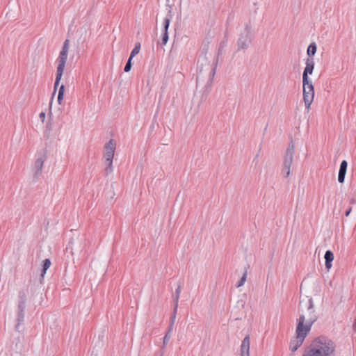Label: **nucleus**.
Listing matches in <instances>:
<instances>
[{
  "label": "nucleus",
  "mask_w": 356,
  "mask_h": 356,
  "mask_svg": "<svg viewBox=\"0 0 356 356\" xmlns=\"http://www.w3.org/2000/svg\"><path fill=\"white\" fill-rule=\"evenodd\" d=\"M335 350V345L330 339L321 337L310 345L309 349L302 356H331Z\"/></svg>",
  "instance_id": "obj_1"
},
{
  "label": "nucleus",
  "mask_w": 356,
  "mask_h": 356,
  "mask_svg": "<svg viewBox=\"0 0 356 356\" xmlns=\"http://www.w3.org/2000/svg\"><path fill=\"white\" fill-rule=\"evenodd\" d=\"M305 316L303 314H300L296 330V337L295 339H291L290 341L289 348L291 352H295L298 350V348L302 344L305 338L308 333L303 330Z\"/></svg>",
  "instance_id": "obj_2"
},
{
  "label": "nucleus",
  "mask_w": 356,
  "mask_h": 356,
  "mask_svg": "<svg viewBox=\"0 0 356 356\" xmlns=\"http://www.w3.org/2000/svg\"><path fill=\"white\" fill-rule=\"evenodd\" d=\"M295 154V144L291 140L288 145L284 156V163L282 174L284 177H288L290 175V168L293 163V156Z\"/></svg>",
  "instance_id": "obj_3"
},
{
  "label": "nucleus",
  "mask_w": 356,
  "mask_h": 356,
  "mask_svg": "<svg viewBox=\"0 0 356 356\" xmlns=\"http://www.w3.org/2000/svg\"><path fill=\"white\" fill-rule=\"evenodd\" d=\"M26 293L24 291H20L18 293V305H17V324L15 330L17 332L21 331V325L24 320V309L26 307Z\"/></svg>",
  "instance_id": "obj_4"
},
{
  "label": "nucleus",
  "mask_w": 356,
  "mask_h": 356,
  "mask_svg": "<svg viewBox=\"0 0 356 356\" xmlns=\"http://www.w3.org/2000/svg\"><path fill=\"white\" fill-rule=\"evenodd\" d=\"M307 317L305 316V323H303V330L305 332H309L311 330V327L313 323L317 320V316L315 314L314 309V304L312 298L308 300V306H307ZM305 316L304 314H302Z\"/></svg>",
  "instance_id": "obj_5"
},
{
  "label": "nucleus",
  "mask_w": 356,
  "mask_h": 356,
  "mask_svg": "<svg viewBox=\"0 0 356 356\" xmlns=\"http://www.w3.org/2000/svg\"><path fill=\"white\" fill-rule=\"evenodd\" d=\"M252 39V31L250 27L247 24L243 32L239 35L237 41L238 49H245L250 44Z\"/></svg>",
  "instance_id": "obj_6"
},
{
  "label": "nucleus",
  "mask_w": 356,
  "mask_h": 356,
  "mask_svg": "<svg viewBox=\"0 0 356 356\" xmlns=\"http://www.w3.org/2000/svg\"><path fill=\"white\" fill-rule=\"evenodd\" d=\"M303 83V100L306 108H309L312 104L314 97V90L312 82L311 80H307V83L302 82Z\"/></svg>",
  "instance_id": "obj_7"
},
{
  "label": "nucleus",
  "mask_w": 356,
  "mask_h": 356,
  "mask_svg": "<svg viewBox=\"0 0 356 356\" xmlns=\"http://www.w3.org/2000/svg\"><path fill=\"white\" fill-rule=\"evenodd\" d=\"M46 158L47 157L44 154L41 153L38 155L37 159L35 160V161L34 163L33 168L35 177H38V175H40L42 170L43 164L46 160Z\"/></svg>",
  "instance_id": "obj_8"
},
{
  "label": "nucleus",
  "mask_w": 356,
  "mask_h": 356,
  "mask_svg": "<svg viewBox=\"0 0 356 356\" xmlns=\"http://www.w3.org/2000/svg\"><path fill=\"white\" fill-rule=\"evenodd\" d=\"M314 68V60L313 58H307L306 60V67L302 74V82L307 83V80H311L308 77V74H312Z\"/></svg>",
  "instance_id": "obj_9"
},
{
  "label": "nucleus",
  "mask_w": 356,
  "mask_h": 356,
  "mask_svg": "<svg viewBox=\"0 0 356 356\" xmlns=\"http://www.w3.org/2000/svg\"><path fill=\"white\" fill-rule=\"evenodd\" d=\"M23 350V342L19 339H17L15 346H12L10 350V356H22Z\"/></svg>",
  "instance_id": "obj_10"
},
{
  "label": "nucleus",
  "mask_w": 356,
  "mask_h": 356,
  "mask_svg": "<svg viewBox=\"0 0 356 356\" xmlns=\"http://www.w3.org/2000/svg\"><path fill=\"white\" fill-rule=\"evenodd\" d=\"M241 356H250V337L246 336L241 346Z\"/></svg>",
  "instance_id": "obj_11"
},
{
  "label": "nucleus",
  "mask_w": 356,
  "mask_h": 356,
  "mask_svg": "<svg viewBox=\"0 0 356 356\" xmlns=\"http://www.w3.org/2000/svg\"><path fill=\"white\" fill-rule=\"evenodd\" d=\"M348 163L346 160H343L340 164V168L338 174V181L342 184L344 182L345 176L347 170Z\"/></svg>",
  "instance_id": "obj_12"
},
{
  "label": "nucleus",
  "mask_w": 356,
  "mask_h": 356,
  "mask_svg": "<svg viewBox=\"0 0 356 356\" xmlns=\"http://www.w3.org/2000/svg\"><path fill=\"white\" fill-rule=\"evenodd\" d=\"M67 58V53L64 51H60L59 57L58 58V66H57L58 71H63L64 72Z\"/></svg>",
  "instance_id": "obj_13"
},
{
  "label": "nucleus",
  "mask_w": 356,
  "mask_h": 356,
  "mask_svg": "<svg viewBox=\"0 0 356 356\" xmlns=\"http://www.w3.org/2000/svg\"><path fill=\"white\" fill-rule=\"evenodd\" d=\"M168 6L169 7V10H168L167 16L165 17V18L164 19V21H163V33H168V28H169V26H170V21H171V19L172 18V16H173L172 13V11H171V6L168 5Z\"/></svg>",
  "instance_id": "obj_14"
},
{
  "label": "nucleus",
  "mask_w": 356,
  "mask_h": 356,
  "mask_svg": "<svg viewBox=\"0 0 356 356\" xmlns=\"http://www.w3.org/2000/svg\"><path fill=\"white\" fill-rule=\"evenodd\" d=\"M325 260V268L330 269L332 267V262L334 260V254L331 250H327L324 256Z\"/></svg>",
  "instance_id": "obj_15"
},
{
  "label": "nucleus",
  "mask_w": 356,
  "mask_h": 356,
  "mask_svg": "<svg viewBox=\"0 0 356 356\" xmlns=\"http://www.w3.org/2000/svg\"><path fill=\"white\" fill-rule=\"evenodd\" d=\"M116 143L114 140L111 139L104 146V152L115 153Z\"/></svg>",
  "instance_id": "obj_16"
},
{
  "label": "nucleus",
  "mask_w": 356,
  "mask_h": 356,
  "mask_svg": "<svg viewBox=\"0 0 356 356\" xmlns=\"http://www.w3.org/2000/svg\"><path fill=\"white\" fill-rule=\"evenodd\" d=\"M317 47L315 42H312L308 48H307V54L309 56V58H313L312 56H314V54L316 52Z\"/></svg>",
  "instance_id": "obj_17"
},
{
  "label": "nucleus",
  "mask_w": 356,
  "mask_h": 356,
  "mask_svg": "<svg viewBox=\"0 0 356 356\" xmlns=\"http://www.w3.org/2000/svg\"><path fill=\"white\" fill-rule=\"evenodd\" d=\"M181 284H179L177 286V289L175 290V295L174 296V304L175 305V311L177 310L178 302H179V296L181 293Z\"/></svg>",
  "instance_id": "obj_18"
},
{
  "label": "nucleus",
  "mask_w": 356,
  "mask_h": 356,
  "mask_svg": "<svg viewBox=\"0 0 356 356\" xmlns=\"http://www.w3.org/2000/svg\"><path fill=\"white\" fill-rule=\"evenodd\" d=\"M63 74V71H58V70L56 71V80H55V83H54V91L53 95L56 92V88L58 87V86L59 84V82L62 78Z\"/></svg>",
  "instance_id": "obj_19"
},
{
  "label": "nucleus",
  "mask_w": 356,
  "mask_h": 356,
  "mask_svg": "<svg viewBox=\"0 0 356 356\" xmlns=\"http://www.w3.org/2000/svg\"><path fill=\"white\" fill-rule=\"evenodd\" d=\"M64 91H65V86H64V85H61L60 86L59 90H58V102L59 104H61V102L63 99Z\"/></svg>",
  "instance_id": "obj_20"
},
{
  "label": "nucleus",
  "mask_w": 356,
  "mask_h": 356,
  "mask_svg": "<svg viewBox=\"0 0 356 356\" xmlns=\"http://www.w3.org/2000/svg\"><path fill=\"white\" fill-rule=\"evenodd\" d=\"M140 49V42L136 43L135 47L132 49L129 56L134 58L136 55H137L139 53Z\"/></svg>",
  "instance_id": "obj_21"
},
{
  "label": "nucleus",
  "mask_w": 356,
  "mask_h": 356,
  "mask_svg": "<svg viewBox=\"0 0 356 356\" xmlns=\"http://www.w3.org/2000/svg\"><path fill=\"white\" fill-rule=\"evenodd\" d=\"M106 166L104 170H105L106 175H108L113 172V161H106Z\"/></svg>",
  "instance_id": "obj_22"
},
{
  "label": "nucleus",
  "mask_w": 356,
  "mask_h": 356,
  "mask_svg": "<svg viewBox=\"0 0 356 356\" xmlns=\"http://www.w3.org/2000/svg\"><path fill=\"white\" fill-rule=\"evenodd\" d=\"M50 265L51 261L49 259H45L43 261L42 275H43V274L46 273L47 270L49 268Z\"/></svg>",
  "instance_id": "obj_23"
},
{
  "label": "nucleus",
  "mask_w": 356,
  "mask_h": 356,
  "mask_svg": "<svg viewBox=\"0 0 356 356\" xmlns=\"http://www.w3.org/2000/svg\"><path fill=\"white\" fill-rule=\"evenodd\" d=\"M246 278H247V271L245 270V273H243L242 277L241 278V280L237 282L236 286L237 288L242 286L245 284V282L246 281Z\"/></svg>",
  "instance_id": "obj_24"
},
{
  "label": "nucleus",
  "mask_w": 356,
  "mask_h": 356,
  "mask_svg": "<svg viewBox=\"0 0 356 356\" xmlns=\"http://www.w3.org/2000/svg\"><path fill=\"white\" fill-rule=\"evenodd\" d=\"M133 59V57L129 56L128 58V60L124 66V71L125 72H129L131 69V60Z\"/></svg>",
  "instance_id": "obj_25"
},
{
  "label": "nucleus",
  "mask_w": 356,
  "mask_h": 356,
  "mask_svg": "<svg viewBox=\"0 0 356 356\" xmlns=\"http://www.w3.org/2000/svg\"><path fill=\"white\" fill-rule=\"evenodd\" d=\"M114 156V153L105 152L104 154V157L106 161H113Z\"/></svg>",
  "instance_id": "obj_26"
},
{
  "label": "nucleus",
  "mask_w": 356,
  "mask_h": 356,
  "mask_svg": "<svg viewBox=\"0 0 356 356\" xmlns=\"http://www.w3.org/2000/svg\"><path fill=\"white\" fill-rule=\"evenodd\" d=\"M171 332H172V330H170V327H169L168 332H166L165 335L163 337V346H164L166 345L167 342L170 340V339L171 337V336H170Z\"/></svg>",
  "instance_id": "obj_27"
},
{
  "label": "nucleus",
  "mask_w": 356,
  "mask_h": 356,
  "mask_svg": "<svg viewBox=\"0 0 356 356\" xmlns=\"http://www.w3.org/2000/svg\"><path fill=\"white\" fill-rule=\"evenodd\" d=\"M176 312H177V310L175 311V306L174 307L173 314H172V316L171 317V320H170V330H172L173 325H174L175 320V318H176Z\"/></svg>",
  "instance_id": "obj_28"
},
{
  "label": "nucleus",
  "mask_w": 356,
  "mask_h": 356,
  "mask_svg": "<svg viewBox=\"0 0 356 356\" xmlns=\"http://www.w3.org/2000/svg\"><path fill=\"white\" fill-rule=\"evenodd\" d=\"M168 33H163L162 34V40H161V45H165L168 40Z\"/></svg>",
  "instance_id": "obj_29"
},
{
  "label": "nucleus",
  "mask_w": 356,
  "mask_h": 356,
  "mask_svg": "<svg viewBox=\"0 0 356 356\" xmlns=\"http://www.w3.org/2000/svg\"><path fill=\"white\" fill-rule=\"evenodd\" d=\"M68 49H69V40H66L63 43L61 51H64L68 53Z\"/></svg>",
  "instance_id": "obj_30"
},
{
  "label": "nucleus",
  "mask_w": 356,
  "mask_h": 356,
  "mask_svg": "<svg viewBox=\"0 0 356 356\" xmlns=\"http://www.w3.org/2000/svg\"><path fill=\"white\" fill-rule=\"evenodd\" d=\"M215 73H216V69H215V67H213V68L211 69V72H210V74H209V81L210 83H211V81H212V79H213V77L214 76Z\"/></svg>",
  "instance_id": "obj_31"
},
{
  "label": "nucleus",
  "mask_w": 356,
  "mask_h": 356,
  "mask_svg": "<svg viewBox=\"0 0 356 356\" xmlns=\"http://www.w3.org/2000/svg\"><path fill=\"white\" fill-rule=\"evenodd\" d=\"M226 46V44L223 42H221L220 44V47H219V50H218V54L220 53V51H222V49Z\"/></svg>",
  "instance_id": "obj_32"
},
{
  "label": "nucleus",
  "mask_w": 356,
  "mask_h": 356,
  "mask_svg": "<svg viewBox=\"0 0 356 356\" xmlns=\"http://www.w3.org/2000/svg\"><path fill=\"white\" fill-rule=\"evenodd\" d=\"M39 117H40V120H42V122H44V119H45V113L41 112L39 115Z\"/></svg>",
  "instance_id": "obj_33"
},
{
  "label": "nucleus",
  "mask_w": 356,
  "mask_h": 356,
  "mask_svg": "<svg viewBox=\"0 0 356 356\" xmlns=\"http://www.w3.org/2000/svg\"><path fill=\"white\" fill-rule=\"evenodd\" d=\"M351 210H352V207H350L348 209L346 210V211L345 212L346 216H349V214L351 212Z\"/></svg>",
  "instance_id": "obj_34"
}]
</instances>
